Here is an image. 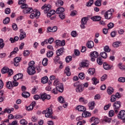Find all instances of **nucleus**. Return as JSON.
<instances>
[{"label": "nucleus", "instance_id": "0e129e2a", "mask_svg": "<svg viewBox=\"0 0 125 125\" xmlns=\"http://www.w3.org/2000/svg\"><path fill=\"white\" fill-rule=\"evenodd\" d=\"M12 28L14 31H17L18 30V27H17V24L15 23H13Z\"/></svg>", "mask_w": 125, "mask_h": 125}, {"label": "nucleus", "instance_id": "f704fd0d", "mask_svg": "<svg viewBox=\"0 0 125 125\" xmlns=\"http://www.w3.org/2000/svg\"><path fill=\"white\" fill-rule=\"evenodd\" d=\"M120 43H121V41H117L113 43V46L114 47H119Z\"/></svg>", "mask_w": 125, "mask_h": 125}, {"label": "nucleus", "instance_id": "09e8293b", "mask_svg": "<svg viewBox=\"0 0 125 125\" xmlns=\"http://www.w3.org/2000/svg\"><path fill=\"white\" fill-rule=\"evenodd\" d=\"M70 61H72V56H69L66 57L65 58V62L66 63H69Z\"/></svg>", "mask_w": 125, "mask_h": 125}, {"label": "nucleus", "instance_id": "338daca9", "mask_svg": "<svg viewBox=\"0 0 125 125\" xmlns=\"http://www.w3.org/2000/svg\"><path fill=\"white\" fill-rule=\"evenodd\" d=\"M34 109L31 105H29L28 106H26V111H32Z\"/></svg>", "mask_w": 125, "mask_h": 125}, {"label": "nucleus", "instance_id": "cd10ccee", "mask_svg": "<svg viewBox=\"0 0 125 125\" xmlns=\"http://www.w3.org/2000/svg\"><path fill=\"white\" fill-rule=\"evenodd\" d=\"M21 95L22 97L24 98H28V97H30V93L26 91H24L22 94Z\"/></svg>", "mask_w": 125, "mask_h": 125}, {"label": "nucleus", "instance_id": "c85d7f7f", "mask_svg": "<svg viewBox=\"0 0 125 125\" xmlns=\"http://www.w3.org/2000/svg\"><path fill=\"white\" fill-rule=\"evenodd\" d=\"M88 74L89 75H94L95 74V68H89L88 70Z\"/></svg>", "mask_w": 125, "mask_h": 125}, {"label": "nucleus", "instance_id": "052dcab7", "mask_svg": "<svg viewBox=\"0 0 125 125\" xmlns=\"http://www.w3.org/2000/svg\"><path fill=\"white\" fill-rule=\"evenodd\" d=\"M107 79V74H104L101 78V82H104L105 80Z\"/></svg>", "mask_w": 125, "mask_h": 125}, {"label": "nucleus", "instance_id": "bb28decb", "mask_svg": "<svg viewBox=\"0 0 125 125\" xmlns=\"http://www.w3.org/2000/svg\"><path fill=\"white\" fill-rule=\"evenodd\" d=\"M91 57H94V58H97L98 57L99 55H98V52L96 51H94L91 52L90 54Z\"/></svg>", "mask_w": 125, "mask_h": 125}, {"label": "nucleus", "instance_id": "473e14b6", "mask_svg": "<svg viewBox=\"0 0 125 125\" xmlns=\"http://www.w3.org/2000/svg\"><path fill=\"white\" fill-rule=\"evenodd\" d=\"M107 93L108 94H109V95H111L113 92H114V88L112 87H108L107 89Z\"/></svg>", "mask_w": 125, "mask_h": 125}, {"label": "nucleus", "instance_id": "f257e3e1", "mask_svg": "<svg viewBox=\"0 0 125 125\" xmlns=\"http://www.w3.org/2000/svg\"><path fill=\"white\" fill-rule=\"evenodd\" d=\"M51 97L50 95H48L45 93H43L42 94H40V96L35 95L33 97L35 100H39V99H41L42 100V101H44L46 99L49 100Z\"/></svg>", "mask_w": 125, "mask_h": 125}, {"label": "nucleus", "instance_id": "dca6fc26", "mask_svg": "<svg viewBox=\"0 0 125 125\" xmlns=\"http://www.w3.org/2000/svg\"><path fill=\"white\" fill-rule=\"evenodd\" d=\"M91 19L92 20V21L96 22L101 20V17H100V16H94L91 17Z\"/></svg>", "mask_w": 125, "mask_h": 125}, {"label": "nucleus", "instance_id": "69168bd1", "mask_svg": "<svg viewBox=\"0 0 125 125\" xmlns=\"http://www.w3.org/2000/svg\"><path fill=\"white\" fill-rule=\"evenodd\" d=\"M79 78L81 79V80H83L84 79V74L83 73H81L79 74Z\"/></svg>", "mask_w": 125, "mask_h": 125}, {"label": "nucleus", "instance_id": "aec40b11", "mask_svg": "<svg viewBox=\"0 0 125 125\" xmlns=\"http://www.w3.org/2000/svg\"><path fill=\"white\" fill-rule=\"evenodd\" d=\"M103 67L104 70H110V69H112L113 66H110L108 63H107V62H104L103 64Z\"/></svg>", "mask_w": 125, "mask_h": 125}, {"label": "nucleus", "instance_id": "9b49d317", "mask_svg": "<svg viewBox=\"0 0 125 125\" xmlns=\"http://www.w3.org/2000/svg\"><path fill=\"white\" fill-rule=\"evenodd\" d=\"M64 52V47H62L56 51V54L57 56H61Z\"/></svg>", "mask_w": 125, "mask_h": 125}, {"label": "nucleus", "instance_id": "6ab92c4d", "mask_svg": "<svg viewBox=\"0 0 125 125\" xmlns=\"http://www.w3.org/2000/svg\"><path fill=\"white\" fill-rule=\"evenodd\" d=\"M64 11H65V9L63 7H60L57 9L56 13L57 14H60V13H63Z\"/></svg>", "mask_w": 125, "mask_h": 125}, {"label": "nucleus", "instance_id": "4c0bfd02", "mask_svg": "<svg viewBox=\"0 0 125 125\" xmlns=\"http://www.w3.org/2000/svg\"><path fill=\"white\" fill-rule=\"evenodd\" d=\"M102 2V0H97L95 2V5H96V6H101Z\"/></svg>", "mask_w": 125, "mask_h": 125}, {"label": "nucleus", "instance_id": "4d7b16f0", "mask_svg": "<svg viewBox=\"0 0 125 125\" xmlns=\"http://www.w3.org/2000/svg\"><path fill=\"white\" fill-rule=\"evenodd\" d=\"M115 115V111L113 110H111L109 111L108 115L109 117H113Z\"/></svg>", "mask_w": 125, "mask_h": 125}, {"label": "nucleus", "instance_id": "c03bdc74", "mask_svg": "<svg viewBox=\"0 0 125 125\" xmlns=\"http://www.w3.org/2000/svg\"><path fill=\"white\" fill-rule=\"evenodd\" d=\"M58 4H60V5H63L64 4V2L62 0H58L56 2V5L57 6Z\"/></svg>", "mask_w": 125, "mask_h": 125}, {"label": "nucleus", "instance_id": "7c9ffc66", "mask_svg": "<svg viewBox=\"0 0 125 125\" xmlns=\"http://www.w3.org/2000/svg\"><path fill=\"white\" fill-rule=\"evenodd\" d=\"M79 100V102H81L83 104H87V101L83 98V97H80Z\"/></svg>", "mask_w": 125, "mask_h": 125}, {"label": "nucleus", "instance_id": "7ed1b4c3", "mask_svg": "<svg viewBox=\"0 0 125 125\" xmlns=\"http://www.w3.org/2000/svg\"><path fill=\"white\" fill-rule=\"evenodd\" d=\"M121 106L122 103L120 101H116L114 103L113 108L116 114H118V113H119V111H120Z\"/></svg>", "mask_w": 125, "mask_h": 125}, {"label": "nucleus", "instance_id": "864d4df0", "mask_svg": "<svg viewBox=\"0 0 125 125\" xmlns=\"http://www.w3.org/2000/svg\"><path fill=\"white\" fill-rule=\"evenodd\" d=\"M58 15H59L60 18H61V19H62V20H63V19H65V14H64V13L58 14Z\"/></svg>", "mask_w": 125, "mask_h": 125}, {"label": "nucleus", "instance_id": "e433bc0d", "mask_svg": "<svg viewBox=\"0 0 125 125\" xmlns=\"http://www.w3.org/2000/svg\"><path fill=\"white\" fill-rule=\"evenodd\" d=\"M87 22V17H84L82 19L81 24H86Z\"/></svg>", "mask_w": 125, "mask_h": 125}, {"label": "nucleus", "instance_id": "bf43d9fd", "mask_svg": "<svg viewBox=\"0 0 125 125\" xmlns=\"http://www.w3.org/2000/svg\"><path fill=\"white\" fill-rule=\"evenodd\" d=\"M20 124L21 125H25L28 124V122L25 121V119H22L20 121Z\"/></svg>", "mask_w": 125, "mask_h": 125}, {"label": "nucleus", "instance_id": "58836bf2", "mask_svg": "<svg viewBox=\"0 0 125 125\" xmlns=\"http://www.w3.org/2000/svg\"><path fill=\"white\" fill-rule=\"evenodd\" d=\"M97 62L99 65H102L103 64V61L101 57H99L97 59Z\"/></svg>", "mask_w": 125, "mask_h": 125}, {"label": "nucleus", "instance_id": "13d9d810", "mask_svg": "<svg viewBox=\"0 0 125 125\" xmlns=\"http://www.w3.org/2000/svg\"><path fill=\"white\" fill-rule=\"evenodd\" d=\"M93 3V0H89L86 3V6L89 7L91 5H92Z\"/></svg>", "mask_w": 125, "mask_h": 125}, {"label": "nucleus", "instance_id": "20e7f679", "mask_svg": "<svg viewBox=\"0 0 125 125\" xmlns=\"http://www.w3.org/2000/svg\"><path fill=\"white\" fill-rule=\"evenodd\" d=\"M113 12V9H110V10H108L107 11H106L104 15L105 19H107V20H109V19H112V18H113L112 15Z\"/></svg>", "mask_w": 125, "mask_h": 125}, {"label": "nucleus", "instance_id": "f8f14e48", "mask_svg": "<svg viewBox=\"0 0 125 125\" xmlns=\"http://www.w3.org/2000/svg\"><path fill=\"white\" fill-rule=\"evenodd\" d=\"M23 78V74L21 73H18V74L15 75L13 77V80H16L18 81L20 80V79Z\"/></svg>", "mask_w": 125, "mask_h": 125}, {"label": "nucleus", "instance_id": "de8ad7c7", "mask_svg": "<svg viewBox=\"0 0 125 125\" xmlns=\"http://www.w3.org/2000/svg\"><path fill=\"white\" fill-rule=\"evenodd\" d=\"M100 55L102 58L106 59L107 58V53L105 52H103L101 53Z\"/></svg>", "mask_w": 125, "mask_h": 125}, {"label": "nucleus", "instance_id": "c756f323", "mask_svg": "<svg viewBox=\"0 0 125 125\" xmlns=\"http://www.w3.org/2000/svg\"><path fill=\"white\" fill-rule=\"evenodd\" d=\"M54 14H55V11L54 10H50L49 12L47 14V16L48 17H51L52 15H54Z\"/></svg>", "mask_w": 125, "mask_h": 125}, {"label": "nucleus", "instance_id": "ea45409f", "mask_svg": "<svg viewBox=\"0 0 125 125\" xmlns=\"http://www.w3.org/2000/svg\"><path fill=\"white\" fill-rule=\"evenodd\" d=\"M10 21V19L9 18L7 17L3 21V23L4 24H8L9 22Z\"/></svg>", "mask_w": 125, "mask_h": 125}, {"label": "nucleus", "instance_id": "603ef678", "mask_svg": "<svg viewBox=\"0 0 125 125\" xmlns=\"http://www.w3.org/2000/svg\"><path fill=\"white\" fill-rule=\"evenodd\" d=\"M114 26V23H113V22H110L109 23H108L107 24V27H108V30L113 28Z\"/></svg>", "mask_w": 125, "mask_h": 125}, {"label": "nucleus", "instance_id": "393cba45", "mask_svg": "<svg viewBox=\"0 0 125 125\" xmlns=\"http://www.w3.org/2000/svg\"><path fill=\"white\" fill-rule=\"evenodd\" d=\"M6 86L8 89H11L13 87L12 82L9 81L6 83Z\"/></svg>", "mask_w": 125, "mask_h": 125}, {"label": "nucleus", "instance_id": "774afa93", "mask_svg": "<svg viewBox=\"0 0 125 125\" xmlns=\"http://www.w3.org/2000/svg\"><path fill=\"white\" fill-rule=\"evenodd\" d=\"M10 12H11L10 8H7L5 9V14H10Z\"/></svg>", "mask_w": 125, "mask_h": 125}, {"label": "nucleus", "instance_id": "5fc2aeb1", "mask_svg": "<svg viewBox=\"0 0 125 125\" xmlns=\"http://www.w3.org/2000/svg\"><path fill=\"white\" fill-rule=\"evenodd\" d=\"M13 83V86L14 87V86H18V84H19V83L17 82V80H14V81L12 83Z\"/></svg>", "mask_w": 125, "mask_h": 125}, {"label": "nucleus", "instance_id": "5701e85b", "mask_svg": "<svg viewBox=\"0 0 125 125\" xmlns=\"http://www.w3.org/2000/svg\"><path fill=\"white\" fill-rule=\"evenodd\" d=\"M64 74H66L67 77L71 76V71H70V68L69 67H66L64 69Z\"/></svg>", "mask_w": 125, "mask_h": 125}, {"label": "nucleus", "instance_id": "a211bd4d", "mask_svg": "<svg viewBox=\"0 0 125 125\" xmlns=\"http://www.w3.org/2000/svg\"><path fill=\"white\" fill-rule=\"evenodd\" d=\"M86 46L88 48L91 49L94 46V42L92 41H89L86 43Z\"/></svg>", "mask_w": 125, "mask_h": 125}, {"label": "nucleus", "instance_id": "4be33fe9", "mask_svg": "<svg viewBox=\"0 0 125 125\" xmlns=\"http://www.w3.org/2000/svg\"><path fill=\"white\" fill-rule=\"evenodd\" d=\"M23 11L24 13H32L33 12V8H28L27 7L24 9Z\"/></svg>", "mask_w": 125, "mask_h": 125}, {"label": "nucleus", "instance_id": "6e6d98bb", "mask_svg": "<svg viewBox=\"0 0 125 125\" xmlns=\"http://www.w3.org/2000/svg\"><path fill=\"white\" fill-rule=\"evenodd\" d=\"M118 81L120 83H125V77H120Z\"/></svg>", "mask_w": 125, "mask_h": 125}, {"label": "nucleus", "instance_id": "79ce46f5", "mask_svg": "<svg viewBox=\"0 0 125 125\" xmlns=\"http://www.w3.org/2000/svg\"><path fill=\"white\" fill-rule=\"evenodd\" d=\"M0 125H9V120L8 119L6 121L1 122Z\"/></svg>", "mask_w": 125, "mask_h": 125}, {"label": "nucleus", "instance_id": "680f3d73", "mask_svg": "<svg viewBox=\"0 0 125 125\" xmlns=\"http://www.w3.org/2000/svg\"><path fill=\"white\" fill-rule=\"evenodd\" d=\"M82 84H83L80 83V82H76L74 83V86H75V87H76V88H78L79 87L81 86V85H82Z\"/></svg>", "mask_w": 125, "mask_h": 125}, {"label": "nucleus", "instance_id": "412c9836", "mask_svg": "<svg viewBox=\"0 0 125 125\" xmlns=\"http://www.w3.org/2000/svg\"><path fill=\"white\" fill-rule=\"evenodd\" d=\"M89 65V63L87 61L82 62L81 64H80V67H82L83 68H84L85 67H88Z\"/></svg>", "mask_w": 125, "mask_h": 125}, {"label": "nucleus", "instance_id": "a18cd8bd", "mask_svg": "<svg viewBox=\"0 0 125 125\" xmlns=\"http://www.w3.org/2000/svg\"><path fill=\"white\" fill-rule=\"evenodd\" d=\"M116 100H117V97H116V95H112L110 99L111 102H115Z\"/></svg>", "mask_w": 125, "mask_h": 125}, {"label": "nucleus", "instance_id": "f03ea898", "mask_svg": "<svg viewBox=\"0 0 125 125\" xmlns=\"http://www.w3.org/2000/svg\"><path fill=\"white\" fill-rule=\"evenodd\" d=\"M54 84L56 85V88L59 92L64 91V87L62 83L58 82L57 80H55Z\"/></svg>", "mask_w": 125, "mask_h": 125}, {"label": "nucleus", "instance_id": "9d476101", "mask_svg": "<svg viewBox=\"0 0 125 125\" xmlns=\"http://www.w3.org/2000/svg\"><path fill=\"white\" fill-rule=\"evenodd\" d=\"M56 46H64L65 45V41L62 40V41L60 40H56L55 42Z\"/></svg>", "mask_w": 125, "mask_h": 125}, {"label": "nucleus", "instance_id": "8fccbe9b", "mask_svg": "<svg viewBox=\"0 0 125 125\" xmlns=\"http://www.w3.org/2000/svg\"><path fill=\"white\" fill-rule=\"evenodd\" d=\"M58 101L60 103H65V101H64V98L62 96H60L58 98Z\"/></svg>", "mask_w": 125, "mask_h": 125}, {"label": "nucleus", "instance_id": "2f4dec72", "mask_svg": "<svg viewBox=\"0 0 125 125\" xmlns=\"http://www.w3.org/2000/svg\"><path fill=\"white\" fill-rule=\"evenodd\" d=\"M92 81H93V84H95L96 85L97 83H99V80H98L97 78L94 77L92 79Z\"/></svg>", "mask_w": 125, "mask_h": 125}, {"label": "nucleus", "instance_id": "f3484780", "mask_svg": "<svg viewBox=\"0 0 125 125\" xmlns=\"http://www.w3.org/2000/svg\"><path fill=\"white\" fill-rule=\"evenodd\" d=\"M76 109L80 112H85L86 108L83 105H78L76 107Z\"/></svg>", "mask_w": 125, "mask_h": 125}, {"label": "nucleus", "instance_id": "3c124183", "mask_svg": "<svg viewBox=\"0 0 125 125\" xmlns=\"http://www.w3.org/2000/svg\"><path fill=\"white\" fill-rule=\"evenodd\" d=\"M71 35L72 36V37H73V38H76V37L78 36V33H77V31H73L71 33Z\"/></svg>", "mask_w": 125, "mask_h": 125}, {"label": "nucleus", "instance_id": "e2e57ef3", "mask_svg": "<svg viewBox=\"0 0 125 125\" xmlns=\"http://www.w3.org/2000/svg\"><path fill=\"white\" fill-rule=\"evenodd\" d=\"M104 49L105 52H110V51H111V49H110L108 46H105Z\"/></svg>", "mask_w": 125, "mask_h": 125}, {"label": "nucleus", "instance_id": "1a4fd4ad", "mask_svg": "<svg viewBox=\"0 0 125 125\" xmlns=\"http://www.w3.org/2000/svg\"><path fill=\"white\" fill-rule=\"evenodd\" d=\"M45 117L52 118V108L51 107L47 108V112L45 113Z\"/></svg>", "mask_w": 125, "mask_h": 125}, {"label": "nucleus", "instance_id": "0eeeda50", "mask_svg": "<svg viewBox=\"0 0 125 125\" xmlns=\"http://www.w3.org/2000/svg\"><path fill=\"white\" fill-rule=\"evenodd\" d=\"M42 9H44V13H48L50 10L51 9V5H44L42 7Z\"/></svg>", "mask_w": 125, "mask_h": 125}, {"label": "nucleus", "instance_id": "6e6552de", "mask_svg": "<svg viewBox=\"0 0 125 125\" xmlns=\"http://www.w3.org/2000/svg\"><path fill=\"white\" fill-rule=\"evenodd\" d=\"M27 72L28 75H30V76L35 75V74H36V70L35 69V67H28L27 68Z\"/></svg>", "mask_w": 125, "mask_h": 125}, {"label": "nucleus", "instance_id": "37998d69", "mask_svg": "<svg viewBox=\"0 0 125 125\" xmlns=\"http://www.w3.org/2000/svg\"><path fill=\"white\" fill-rule=\"evenodd\" d=\"M4 46V43H3V40L0 39V49L3 48Z\"/></svg>", "mask_w": 125, "mask_h": 125}, {"label": "nucleus", "instance_id": "39448f33", "mask_svg": "<svg viewBox=\"0 0 125 125\" xmlns=\"http://www.w3.org/2000/svg\"><path fill=\"white\" fill-rule=\"evenodd\" d=\"M1 73L2 74H6L8 73V75L9 77L13 75V70L12 69H9L8 67H4L1 69Z\"/></svg>", "mask_w": 125, "mask_h": 125}, {"label": "nucleus", "instance_id": "49530a36", "mask_svg": "<svg viewBox=\"0 0 125 125\" xmlns=\"http://www.w3.org/2000/svg\"><path fill=\"white\" fill-rule=\"evenodd\" d=\"M54 63L55 64H57V63H59L60 62H59V56H57L54 58Z\"/></svg>", "mask_w": 125, "mask_h": 125}, {"label": "nucleus", "instance_id": "423d86ee", "mask_svg": "<svg viewBox=\"0 0 125 125\" xmlns=\"http://www.w3.org/2000/svg\"><path fill=\"white\" fill-rule=\"evenodd\" d=\"M117 117L118 119H121L123 120V122L125 123V111L121 110L119 113L118 114Z\"/></svg>", "mask_w": 125, "mask_h": 125}, {"label": "nucleus", "instance_id": "72a5a7b5", "mask_svg": "<svg viewBox=\"0 0 125 125\" xmlns=\"http://www.w3.org/2000/svg\"><path fill=\"white\" fill-rule=\"evenodd\" d=\"M47 62H48V60L47 58H44L42 61L43 66H47Z\"/></svg>", "mask_w": 125, "mask_h": 125}, {"label": "nucleus", "instance_id": "b1692460", "mask_svg": "<svg viewBox=\"0 0 125 125\" xmlns=\"http://www.w3.org/2000/svg\"><path fill=\"white\" fill-rule=\"evenodd\" d=\"M84 89V86L83 84H82V85H80L78 88H76V91L77 92H83V90Z\"/></svg>", "mask_w": 125, "mask_h": 125}, {"label": "nucleus", "instance_id": "a19ab883", "mask_svg": "<svg viewBox=\"0 0 125 125\" xmlns=\"http://www.w3.org/2000/svg\"><path fill=\"white\" fill-rule=\"evenodd\" d=\"M47 57L48 58H50V57H52L53 56V52L51 51H48L46 54Z\"/></svg>", "mask_w": 125, "mask_h": 125}, {"label": "nucleus", "instance_id": "ddd939ff", "mask_svg": "<svg viewBox=\"0 0 125 125\" xmlns=\"http://www.w3.org/2000/svg\"><path fill=\"white\" fill-rule=\"evenodd\" d=\"M21 34L20 35V40H23L24 38H26V33L23 31V29H21L20 30Z\"/></svg>", "mask_w": 125, "mask_h": 125}, {"label": "nucleus", "instance_id": "4468645a", "mask_svg": "<svg viewBox=\"0 0 125 125\" xmlns=\"http://www.w3.org/2000/svg\"><path fill=\"white\" fill-rule=\"evenodd\" d=\"M47 30L48 31V32H52V33H54L57 31V26H55L53 27L49 26L47 28Z\"/></svg>", "mask_w": 125, "mask_h": 125}, {"label": "nucleus", "instance_id": "c9c22d12", "mask_svg": "<svg viewBox=\"0 0 125 125\" xmlns=\"http://www.w3.org/2000/svg\"><path fill=\"white\" fill-rule=\"evenodd\" d=\"M48 80V78H47V77H44L42 79V83H47Z\"/></svg>", "mask_w": 125, "mask_h": 125}, {"label": "nucleus", "instance_id": "2eb2a0df", "mask_svg": "<svg viewBox=\"0 0 125 125\" xmlns=\"http://www.w3.org/2000/svg\"><path fill=\"white\" fill-rule=\"evenodd\" d=\"M21 61V58L19 57H17L16 58L14 59V65L16 67L19 65V62Z\"/></svg>", "mask_w": 125, "mask_h": 125}, {"label": "nucleus", "instance_id": "a878e982", "mask_svg": "<svg viewBox=\"0 0 125 125\" xmlns=\"http://www.w3.org/2000/svg\"><path fill=\"white\" fill-rule=\"evenodd\" d=\"M91 115L90 113L87 111H84L82 114V117L83 118H87V117H90Z\"/></svg>", "mask_w": 125, "mask_h": 125}]
</instances>
